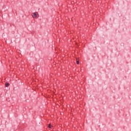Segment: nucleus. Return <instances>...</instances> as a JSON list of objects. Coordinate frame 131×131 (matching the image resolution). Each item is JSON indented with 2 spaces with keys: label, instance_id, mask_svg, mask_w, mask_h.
I'll return each mask as SVG.
<instances>
[{
  "label": "nucleus",
  "instance_id": "f257e3e1",
  "mask_svg": "<svg viewBox=\"0 0 131 131\" xmlns=\"http://www.w3.org/2000/svg\"><path fill=\"white\" fill-rule=\"evenodd\" d=\"M38 14V13L37 12H34L32 15V17L34 18V19H36V18H37Z\"/></svg>",
  "mask_w": 131,
  "mask_h": 131
},
{
  "label": "nucleus",
  "instance_id": "f03ea898",
  "mask_svg": "<svg viewBox=\"0 0 131 131\" xmlns=\"http://www.w3.org/2000/svg\"><path fill=\"white\" fill-rule=\"evenodd\" d=\"M53 125H52V124H49L48 125V127H49V128H53Z\"/></svg>",
  "mask_w": 131,
  "mask_h": 131
},
{
  "label": "nucleus",
  "instance_id": "7ed1b4c3",
  "mask_svg": "<svg viewBox=\"0 0 131 131\" xmlns=\"http://www.w3.org/2000/svg\"><path fill=\"white\" fill-rule=\"evenodd\" d=\"M9 85H10V84L9 83H7L5 84V86H6V88H8V86H9Z\"/></svg>",
  "mask_w": 131,
  "mask_h": 131
},
{
  "label": "nucleus",
  "instance_id": "20e7f679",
  "mask_svg": "<svg viewBox=\"0 0 131 131\" xmlns=\"http://www.w3.org/2000/svg\"><path fill=\"white\" fill-rule=\"evenodd\" d=\"M77 64H79V60H78L77 59Z\"/></svg>",
  "mask_w": 131,
  "mask_h": 131
}]
</instances>
